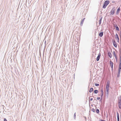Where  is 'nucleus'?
<instances>
[{
  "mask_svg": "<svg viewBox=\"0 0 121 121\" xmlns=\"http://www.w3.org/2000/svg\"><path fill=\"white\" fill-rule=\"evenodd\" d=\"M110 1L109 0H107L105 1L104 2L103 6V8L105 9L107 5L109 4Z\"/></svg>",
  "mask_w": 121,
  "mask_h": 121,
  "instance_id": "f257e3e1",
  "label": "nucleus"
},
{
  "mask_svg": "<svg viewBox=\"0 0 121 121\" xmlns=\"http://www.w3.org/2000/svg\"><path fill=\"white\" fill-rule=\"evenodd\" d=\"M116 9L115 7H114L113 8L110 12V15H112L115 13V11Z\"/></svg>",
  "mask_w": 121,
  "mask_h": 121,
  "instance_id": "f03ea898",
  "label": "nucleus"
},
{
  "mask_svg": "<svg viewBox=\"0 0 121 121\" xmlns=\"http://www.w3.org/2000/svg\"><path fill=\"white\" fill-rule=\"evenodd\" d=\"M112 42L113 43V45L114 46L115 48H116L117 47V44L116 42H115V40L113 39L112 40Z\"/></svg>",
  "mask_w": 121,
  "mask_h": 121,
  "instance_id": "7ed1b4c3",
  "label": "nucleus"
},
{
  "mask_svg": "<svg viewBox=\"0 0 121 121\" xmlns=\"http://www.w3.org/2000/svg\"><path fill=\"white\" fill-rule=\"evenodd\" d=\"M115 38L116 39V40H117V42H119V38L118 35L117 33H116L115 35Z\"/></svg>",
  "mask_w": 121,
  "mask_h": 121,
  "instance_id": "20e7f679",
  "label": "nucleus"
},
{
  "mask_svg": "<svg viewBox=\"0 0 121 121\" xmlns=\"http://www.w3.org/2000/svg\"><path fill=\"white\" fill-rule=\"evenodd\" d=\"M101 55L100 53H99L98 55L96 58V60L97 61H98L100 58Z\"/></svg>",
  "mask_w": 121,
  "mask_h": 121,
  "instance_id": "39448f33",
  "label": "nucleus"
},
{
  "mask_svg": "<svg viewBox=\"0 0 121 121\" xmlns=\"http://www.w3.org/2000/svg\"><path fill=\"white\" fill-rule=\"evenodd\" d=\"M110 64L112 69V70L113 69V62L111 60L110 61Z\"/></svg>",
  "mask_w": 121,
  "mask_h": 121,
  "instance_id": "423d86ee",
  "label": "nucleus"
},
{
  "mask_svg": "<svg viewBox=\"0 0 121 121\" xmlns=\"http://www.w3.org/2000/svg\"><path fill=\"white\" fill-rule=\"evenodd\" d=\"M103 32H101L99 33V35L100 37H101L103 36Z\"/></svg>",
  "mask_w": 121,
  "mask_h": 121,
  "instance_id": "0eeeda50",
  "label": "nucleus"
},
{
  "mask_svg": "<svg viewBox=\"0 0 121 121\" xmlns=\"http://www.w3.org/2000/svg\"><path fill=\"white\" fill-rule=\"evenodd\" d=\"M108 55L110 58H111L112 56V54L110 52H108Z\"/></svg>",
  "mask_w": 121,
  "mask_h": 121,
  "instance_id": "6e6552de",
  "label": "nucleus"
},
{
  "mask_svg": "<svg viewBox=\"0 0 121 121\" xmlns=\"http://www.w3.org/2000/svg\"><path fill=\"white\" fill-rule=\"evenodd\" d=\"M120 10V7H119L117 9V11L116 12V14L117 15H118L119 14V11Z\"/></svg>",
  "mask_w": 121,
  "mask_h": 121,
  "instance_id": "1a4fd4ad",
  "label": "nucleus"
},
{
  "mask_svg": "<svg viewBox=\"0 0 121 121\" xmlns=\"http://www.w3.org/2000/svg\"><path fill=\"white\" fill-rule=\"evenodd\" d=\"M118 105L119 108L121 109V102H118Z\"/></svg>",
  "mask_w": 121,
  "mask_h": 121,
  "instance_id": "9d476101",
  "label": "nucleus"
},
{
  "mask_svg": "<svg viewBox=\"0 0 121 121\" xmlns=\"http://www.w3.org/2000/svg\"><path fill=\"white\" fill-rule=\"evenodd\" d=\"M85 19V18H83L81 22V26H82L83 24V22Z\"/></svg>",
  "mask_w": 121,
  "mask_h": 121,
  "instance_id": "9b49d317",
  "label": "nucleus"
},
{
  "mask_svg": "<svg viewBox=\"0 0 121 121\" xmlns=\"http://www.w3.org/2000/svg\"><path fill=\"white\" fill-rule=\"evenodd\" d=\"M118 102H121V96L119 97H118Z\"/></svg>",
  "mask_w": 121,
  "mask_h": 121,
  "instance_id": "f8f14e48",
  "label": "nucleus"
},
{
  "mask_svg": "<svg viewBox=\"0 0 121 121\" xmlns=\"http://www.w3.org/2000/svg\"><path fill=\"white\" fill-rule=\"evenodd\" d=\"M102 17H101L100 18V19L99 20V24L100 25L101 23V20H102Z\"/></svg>",
  "mask_w": 121,
  "mask_h": 121,
  "instance_id": "ddd939ff",
  "label": "nucleus"
},
{
  "mask_svg": "<svg viewBox=\"0 0 121 121\" xmlns=\"http://www.w3.org/2000/svg\"><path fill=\"white\" fill-rule=\"evenodd\" d=\"M110 82L109 80H108L107 81L106 86H109Z\"/></svg>",
  "mask_w": 121,
  "mask_h": 121,
  "instance_id": "4468645a",
  "label": "nucleus"
},
{
  "mask_svg": "<svg viewBox=\"0 0 121 121\" xmlns=\"http://www.w3.org/2000/svg\"><path fill=\"white\" fill-rule=\"evenodd\" d=\"M93 88H90V90H89V91L90 92H92L93 91Z\"/></svg>",
  "mask_w": 121,
  "mask_h": 121,
  "instance_id": "2eb2a0df",
  "label": "nucleus"
},
{
  "mask_svg": "<svg viewBox=\"0 0 121 121\" xmlns=\"http://www.w3.org/2000/svg\"><path fill=\"white\" fill-rule=\"evenodd\" d=\"M94 93L95 94H97L98 93V91L97 90H95L94 91Z\"/></svg>",
  "mask_w": 121,
  "mask_h": 121,
  "instance_id": "dca6fc26",
  "label": "nucleus"
},
{
  "mask_svg": "<svg viewBox=\"0 0 121 121\" xmlns=\"http://www.w3.org/2000/svg\"><path fill=\"white\" fill-rule=\"evenodd\" d=\"M96 112L97 113H99V110L98 109H96Z\"/></svg>",
  "mask_w": 121,
  "mask_h": 121,
  "instance_id": "f3484780",
  "label": "nucleus"
},
{
  "mask_svg": "<svg viewBox=\"0 0 121 121\" xmlns=\"http://www.w3.org/2000/svg\"><path fill=\"white\" fill-rule=\"evenodd\" d=\"M103 95V94L102 95V94H101V99L100 100H100H101L102 99Z\"/></svg>",
  "mask_w": 121,
  "mask_h": 121,
  "instance_id": "a211bd4d",
  "label": "nucleus"
},
{
  "mask_svg": "<svg viewBox=\"0 0 121 121\" xmlns=\"http://www.w3.org/2000/svg\"><path fill=\"white\" fill-rule=\"evenodd\" d=\"M113 54L115 57L117 56L116 55L115 52L114 51L113 52Z\"/></svg>",
  "mask_w": 121,
  "mask_h": 121,
  "instance_id": "6ab92c4d",
  "label": "nucleus"
},
{
  "mask_svg": "<svg viewBox=\"0 0 121 121\" xmlns=\"http://www.w3.org/2000/svg\"><path fill=\"white\" fill-rule=\"evenodd\" d=\"M116 30H117L118 31H119V27H118V26L116 27Z\"/></svg>",
  "mask_w": 121,
  "mask_h": 121,
  "instance_id": "aec40b11",
  "label": "nucleus"
},
{
  "mask_svg": "<svg viewBox=\"0 0 121 121\" xmlns=\"http://www.w3.org/2000/svg\"><path fill=\"white\" fill-rule=\"evenodd\" d=\"M117 118H119V114L117 112Z\"/></svg>",
  "mask_w": 121,
  "mask_h": 121,
  "instance_id": "412c9836",
  "label": "nucleus"
},
{
  "mask_svg": "<svg viewBox=\"0 0 121 121\" xmlns=\"http://www.w3.org/2000/svg\"><path fill=\"white\" fill-rule=\"evenodd\" d=\"M73 118H74V119L75 120V119H76V112H75L74 114V116H73Z\"/></svg>",
  "mask_w": 121,
  "mask_h": 121,
  "instance_id": "4be33fe9",
  "label": "nucleus"
},
{
  "mask_svg": "<svg viewBox=\"0 0 121 121\" xmlns=\"http://www.w3.org/2000/svg\"><path fill=\"white\" fill-rule=\"evenodd\" d=\"M101 94H102V95L103 94V90L102 88L101 89Z\"/></svg>",
  "mask_w": 121,
  "mask_h": 121,
  "instance_id": "5701e85b",
  "label": "nucleus"
},
{
  "mask_svg": "<svg viewBox=\"0 0 121 121\" xmlns=\"http://www.w3.org/2000/svg\"><path fill=\"white\" fill-rule=\"evenodd\" d=\"M95 85L96 86H98L99 85V84L96 83H95Z\"/></svg>",
  "mask_w": 121,
  "mask_h": 121,
  "instance_id": "b1692460",
  "label": "nucleus"
},
{
  "mask_svg": "<svg viewBox=\"0 0 121 121\" xmlns=\"http://www.w3.org/2000/svg\"><path fill=\"white\" fill-rule=\"evenodd\" d=\"M114 27L116 28V27L117 26V25L116 24H114L113 25Z\"/></svg>",
  "mask_w": 121,
  "mask_h": 121,
  "instance_id": "393cba45",
  "label": "nucleus"
},
{
  "mask_svg": "<svg viewBox=\"0 0 121 121\" xmlns=\"http://www.w3.org/2000/svg\"><path fill=\"white\" fill-rule=\"evenodd\" d=\"M90 98V97H89V99ZM93 99L92 98H91V99H90H90H89V104L90 103V101H92L93 100Z\"/></svg>",
  "mask_w": 121,
  "mask_h": 121,
  "instance_id": "a878e982",
  "label": "nucleus"
},
{
  "mask_svg": "<svg viewBox=\"0 0 121 121\" xmlns=\"http://www.w3.org/2000/svg\"><path fill=\"white\" fill-rule=\"evenodd\" d=\"M109 86H106V89H109Z\"/></svg>",
  "mask_w": 121,
  "mask_h": 121,
  "instance_id": "bb28decb",
  "label": "nucleus"
},
{
  "mask_svg": "<svg viewBox=\"0 0 121 121\" xmlns=\"http://www.w3.org/2000/svg\"><path fill=\"white\" fill-rule=\"evenodd\" d=\"M91 111L94 112H95V109L94 108H92V109Z\"/></svg>",
  "mask_w": 121,
  "mask_h": 121,
  "instance_id": "cd10ccee",
  "label": "nucleus"
},
{
  "mask_svg": "<svg viewBox=\"0 0 121 121\" xmlns=\"http://www.w3.org/2000/svg\"><path fill=\"white\" fill-rule=\"evenodd\" d=\"M120 40L121 41V30L120 31Z\"/></svg>",
  "mask_w": 121,
  "mask_h": 121,
  "instance_id": "c85d7f7f",
  "label": "nucleus"
},
{
  "mask_svg": "<svg viewBox=\"0 0 121 121\" xmlns=\"http://www.w3.org/2000/svg\"><path fill=\"white\" fill-rule=\"evenodd\" d=\"M115 57V59L116 60V62H117V59H118L117 57H117Z\"/></svg>",
  "mask_w": 121,
  "mask_h": 121,
  "instance_id": "c756f323",
  "label": "nucleus"
},
{
  "mask_svg": "<svg viewBox=\"0 0 121 121\" xmlns=\"http://www.w3.org/2000/svg\"><path fill=\"white\" fill-rule=\"evenodd\" d=\"M120 60L121 59V51H120Z\"/></svg>",
  "mask_w": 121,
  "mask_h": 121,
  "instance_id": "7c9ffc66",
  "label": "nucleus"
},
{
  "mask_svg": "<svg viewBox=\"0 0 121 121\" xmlns=\"http://www.w3.org/2000/svg\"><path fill=\"white\" fill-rule=\"evenodd\" d=\"M119 65H121V60H120V62H119Z\"/></svg>",
  "mask_w": 121,
  "mask_h": 121,
  "instance_id": "2f4dec72",
  "label": "nucleus"
},
{
  "mask_svg": "<svg viewBox=\"0 0 121 121\" xmlns=\"http://www.w3.org/2000/svg\"><path fill=\"white\" fill-rule=\"evenodd\" d=\"M108 92H107L106 93V95L108 96Z\"/></svg>",
  "mask_w": 121,
  "mask_h": 121,
  "instance_id": "473e14b6",
  "label": "nucleus"
},
{
  "mask_svg": "<svg viewBox=\"0 0 121 121\" xmlns=\"http://www.w3.org/2000/svg\"><path fill=\"white\" fill-rule=\"evenodd\" d=\"M106 90L107 91V92H109V89H106Z\"/></svg>",
  "mask_w": 121,
  "mask_h": 121,
  "instance_id": "72a5a7b5",
  "label": "nucleus"
},
{
  "mask_svg": "<svg viewBox=\"0 0 121 121\" xmlns=\"http://www.w3.org/2000/svg\"><path fill=\"white\" fill-rule=\"evenodd\" d=\"M120 72H121V70H118V73L119 74H120Z\"/></svg>",
  "mask_w": 121,
  "mask_h": 121,
  "instance_id": "f704fd0d",
  "label": "nucleus"
},
{
  "mask_svg": "<svg viewBox=\"0 0 121 121\" xmlns=\"http://www.w3.org/2000/svg\"><path fill=\"white\" fill-rule=\"evenodd\" d=\"M100 97H98L97 98V99L98 100H99L100 99Z\"/></svg>",
  "mask_w": 121,
  "mask_h": 121,
  "instance_id": "c9c22d12",
  "label": "nucleus"
},
{
  "mask_svg": "<svg viewBox=\"0 0 121 121\" xmlns=\"http://www.w3.org/2000/svg\"><path fill=\"white\" fill-rule=\"evenodd\" d=\"M120 74H118V73H117V77H119V76H120Z\"/></svg>",
  "mask_w": 121,
  "mask_h": 121,
  "instance_id": "e433bc0d",
  "label": "nucleus"
},
{
  "mask_svg": "<svg viewBox=\"0 0 121 121\" xmlns=\"http://www.w3.org/2000/svg\"><path fill=\"white\" fill-rule=\"evenodd\" d=\"M100 121H106L105 120H103L102 119H100L99 120Z\"/></svg>",
  "mask_w": 121,
  "mask_h": 121,
  "instance_id": "4c0bfd02",
  "label": "nucleus"
},
{
  "mask_svg": "<svg viewBox=\"0 0 121 121\" xmlns=\"http://www.w3.org/2000/svg\"><path fill=\"white\" fill-rule=\"evenodd\" d=\"M4 121H7L6 119L5 118L4 119Z\"/></svg>",
  "mask_w": 121,
  "mask_h": 121,
  "instance_id": "58836bf2",
  "label": "nucleus"
},
{
  "mask_svg": "<svg viewBox=\"0 0 121 121\" xmlns=\"http://www.w3.org/2000/svg\"><path fill=\"white\" fill-rule=\"evenodd\" d=\"M121 67H119L118 70H121Z\"/></svg>",
  "mask_w": 121,
  "mask_h": 121,
  "instance_id": "ea45409f",
  "label": "nucleus"
},
{
  "mask_svg": "<svg viewBox=\"0 0 121 121\" xmlns=\"http://www.w3.org/2000/svg\"><path fill=\"white\" fill-rule=\"evenodd\" d=\"M117 121H119V118H117Z\"/></svg>",
  "mask_w": 121,
  "mask_h": 121,
  "instance_id": "a19ab883",
  "label": "nucleus"
},
{
  "mask_svg": "<svg viewBox=\"0 0 121 121\" xmlns=\"http://www.w3.org/2000/svg\"><path fill=\"white\" fill-rule=\"evenodd\" d=\"M119 67H121V65H119Z\"/></svg>",
  "mask_w": 121,
  "mask_h": 121,
  "instance_id": "79ce46f5",
  "label": "nucleus"
},
{
  "mask_svg": "<svg viewBox=\"0 0 121 121\" xmlns=\"http://www.w3.org/2000/svg\"><path fill=\"white\" fill-rule=\"evenodd\" d=\"M94 101H96L97 102V100L96 99H94Z\"/></svg>",
  "mask_w": 121,
  "mask_h": 121,
  "instance_id": "37998d69",
  "label": "nucleus"
},
{
  "mask_svg": "<svg viewBox=\"0 0 121 121\" xmlns=\"http://www.w3.org/2000/svg\"><path fill=\"white\" fill-rule=\"evenodd\" d=\"M46 41H45V43H46Z\"/></svg>",
  "mask_w": 121,
  "mask_h": 121,
  "instance_id": "c03bdc74",
  "label": "nucleus"
},
{
  "mask_svg": "<svg viewBox=\"0 0 121 121\" xmlns=\"http://www.w3.org/2000/svg\"><path fill=\"white\" fill-rule=\"evenodd\" d=\"M101 100H100V101H101Z\"/></svg>",
  "mask_w": 121,
  "mask_h": 121,
  "instance_id": "a18cd8bd",
  "label": "nucleus"
}]
</instances>
